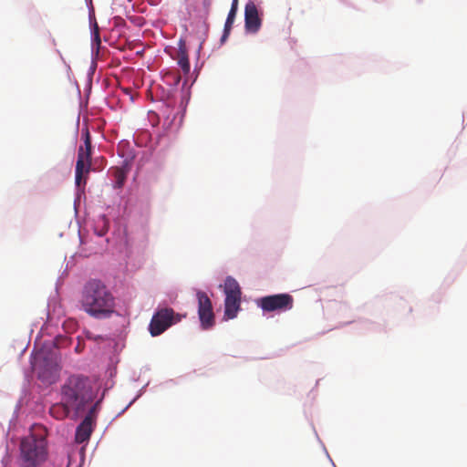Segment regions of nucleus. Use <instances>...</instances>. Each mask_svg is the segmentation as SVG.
<instances>
[{"label": "nucleus", "instance_id": "nucleus-1", "mask_svg": "<svg viewBox=\"0 0 467 467\" xmlns=\"http://www.w3.org/2000/svg\"><path fill=\"white\" fill-rule=\"evenodd\" d=\"M80 308L95 319L109 318L116 308V298L109 287L99 279H90L83 286Z\"/></svg>", "mask_w": 467, "mask_h": 467}, {"label": "nucleus", "instance_id": "nucleus-2", "mask_svg": "<svg viewBox=\"0 0 467 467\" xmlns=\"http://www.w3.org/2000/svg\"><path fill=\"white\" fill-rule=\"evenodd\" d=\"M60 395L66 403L71 405L73 412L78 415L93 401L95 391L88 377L72 375L61 386Z\"/></svg>", "mask_w": 467, "mask_h": 467}, {"label": "nucleus", "instance_id": "nucleus-3", "mask_svg": "<svg viewBox=\"0 0 467 467\" xmlns=\"http://www.w3.org/2000/svg\"><path fill=\"white\" fill-rule=\"evenodd\" d=\"M47 454L46 440L31 434L20 442L17 462L20 467H38L46 461Z\"/></svg>", "mask_w": 467, "mask_h": 467}, {"label": "nucleus", "instance_id": "nucleus-4", "mask_svg": "<svg viewBox=\"0 0 467 467\" xmlns=\"http://www.w3.org/2000/svg\"><path fill=\"white\" fill-rule=\"evenodd\" d=\"M186 315H180L172 308L163 307L158 309L151 317L149 325V331L152 337H157L167 330L171 326L176 324L185 317Z\"/></svg>", "mask_w": 467, "mask_h": 467}, {"label": "nucleus", "instance_id": "nucleus-5", "mask_svg": "<svg viewBox=\"0 0 467 467\" xmlns=\"http://www.w3.org/2000/svg\"><path fill=\"white\" fill-rule=\"evenodd\" d=\"M256 304L264 312H285L294 307V298L286 293L275 294L259 298Z\"/></svg>", "mask_w": 467, "mask_h": 467}, {"label": "nucleus", "instance_id": "nucleus-6", "mask_svg": "<svg viewBox=\"0 0 467 467\" xmlns=\"http://www.w3.org/2000/svg\"><path fill=\"white\" fill-rule=\"evenodd\" d=\"M198 301V316L202 329H210L215 324L214 313L210 297L203 291L196 292Z\"/></svg>", "mask_w": 467, "mask_h": 467}, {"label": "nucleus", "instance_id": "nucleus-7", "mask_svg": "<svg viewBox=\"0 0 467 467\" xmlns=\"http://www.w3.org/2000/svg\"><path fill=\"white\" fill-rule=\"evenodd\" d=\"M100 400H98L88 410V414L78 426L76 431V441L82 443L89 440L93 431V425L97 417V412L99 410Z\"/></svg>", "mask_w": 467, "mask_h": 467}, {"label": "nucleus", "instance_id": "nucleus-8", "mask_svg": "<svg viewBox=\"0 0 467 467\" xmlns=\"http://www.w3.org/2000/svg\"><path fill=\"white\" fill-rule=\"evenodd\" d=\"M262 26L258 9L253 1L246 3L244 7V27L249 33H257Z\"/></svg>", "mask_w": 467, "mask_h": 467}, {"label": "nucleus", "instance_id": "nucleus-9", "mask_svg": "<svg viewBox=\"0 0 467 467\" xmlns=\"http://www.w3.org/2000/svg\"><path fill=\"white\" fill-rule=\"evenodd\" d=\"M91 160L84 159L82 154L78 156L76 163V185L79 187L82 183L86 184L87 175L90 171Z\"/></svg>", "mask_w": 467, "mask_h": 467}, {"label": "nucleus", "instance_id": "nucleus-10", "mask_svg": "<svg viewBox=\"0 0 467 467\" xmlns=\"http://www.w3.org/2000/svg\"><path fill=\"white\" fill-rule=\"evenodd\" d=\"M241 296H225L224 317L233 319L240 310Z\"/></svg>", "mask_w": 467, "mask_h": 467}, {"label": "nucleus", "instance_id": "nucleus-11", "mask_svg": "<svg viewBox=\"0 0 467 467\" xmlns=\"http://www.w3.org/2000/svg\"><path fill=\"white\" fill-rule=\"evenodd\" d=\"M73 411L71 405L66 403L61 397L59 402L53 404L49 409L50 415L57 420H64Z\"/></svg>", "mask_w": 467, "mask_h": 467}, {"label": "nucleus", "instance_id": "nucleus-12", "mask_svg": "<svg viewBox=\"0 0 467 467\" xmlns=\"http://www.w3.org/2000/svg\"><path fill=\"white\" fill-rule=\"evenodd\" d=\"M176 60L183 73L187 75L190 72L191 67L189 62L188 50L183 40H180L178 43Z\"/></svg>", "mask_w": 467, "mask_h": 467}, {"label": "nucleus", "instance_id": "nucleus-13", "mask_svg": "<svg viewBox=\"0 0 467 467\" xmlns=\"http://www.w3.org/2000/svg\"><path fill=\"white\" fill-rule=\"evenodd\" d=\"M129 169L126 165L122 167H113L110 169V174L114 178V188L120 189L123 187Z\"/></svg>", "mask_w": 467, "mask_h": 467}, {"label": "nucleus", "instance_id": "nucleus-14", "mask_svg": "<svg viewBox=\"0 0 467 467\" xmlns=\"http://www.w3.org/2000/svg\"><path fill=\"white\" fill-rule=\"evenodd\" d=\"M82 138L84 140V147H80L78 151V156H82L84 159L91 160V137L88 129L82 130Z\"/></svg>", "mask_w": 467, "mask_h": 467}, {"label": "nucleus", "instance_id": "nucleus-15", "mask_svg": "<svg viewBox=\"0 0 467 467\" xmlns=\"http://www.w3.org/2000/svg\"><path fill=\"white\" fill-rule=\"evenodd\" d=\"M224 293L225 296H241V288L237 281L228 276L224 281Z\"/></svg>", "mask_w": 467, "mask_h": 467}, {"label": "nucleus", "instance_id": "nucleus-16", "mask_svg": "<svg viewBox=\"0 0 467 467\" xmlns=\"http://www.w3.org/2000/svg\"><path fill=\"white\" fill-rule=\"evenodd\" d=\"M236 13L237 12H234V10L229 11L225 24H224L223 37H226L229 35V33L232 29L233 24L234 22Z\"/></svg>", "mask_w": 467, "mask_h": 467}, {"label": "nucleus", "instance_id": "nucleus-17", "mask_svg": "<svg viewBox=\"0 0 467 467\" xmlns=\"http://www.w3.org/2000/svg\"><path fill=\"white\" fill-rule=\"evenodd\" d=\"M165 78L171 79L172 84L177 86L181 81V76L179 73H168Z\"/></svg>", "mask_w": 467, "mask_h": 467}, {"label": "nucleus", "instance_id": "nucleus-18", "mask_svg": "<svg viewBox=\"0 0 467 467\" xmlns=\"http://www.w3.org/2000/svg\"><path fill=\"white\" fill-rule=\"evenodd\" d=\"M211 4H212L211 0H202V5H203V7L206 10V12L209 11Z\"/></svg>", "mask_w": 467, "mask_h": 467}, {"label": "nucleus", "instance_id": "nucleus-19", "mask_svg": "<svg viewBox=\"0 0 467 467\" xmlns=\"http://www.w3.org/2000/svg\"><path fill=\"white\" fill-rule=\"evenodd\" d=\"M237 9H238V0H233L230 10H234V12H237Z\"/></svg>", "mask_w": 467, "mask_h": 467}, {"label": "nucleus", "instance_id": "nucleus-20", "mask_svg": "<svg viewBox=\"0 0 467 467\" xmlns=\"http://www.w3.org/2000/svg\"><path fill=\"white\" fill-rule=\"evenodd\" d=\"M96 38L98 39L99 42H100L99 35V31H98V26L97 25H96Z\"/></svg>", "mask_w": 467, "mask_h": 467}, {"label": "nucleus", "instance_id": "nucleus-21", "mask_svg": "<svg viewBox=\"0 0 467 467\" xmlns=\"http://www.w3.org/2000/svg\"><path fill=\"white\" fill-rule=\"evenodd\" d=\"M466 28H467V24H466Z\"/></svg>", "mask_w": 467, "mask_h": 467}]
</instances>
